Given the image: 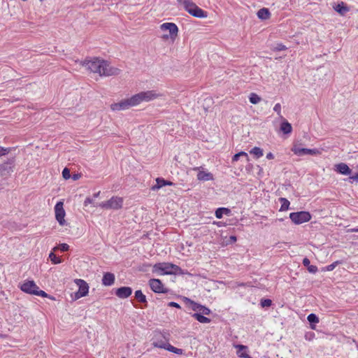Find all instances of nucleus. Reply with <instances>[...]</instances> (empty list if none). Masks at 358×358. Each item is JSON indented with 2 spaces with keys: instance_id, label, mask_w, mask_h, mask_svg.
I'll list each match as a JSON object with an SVG mask.
<instances>
[{
  "instance_id": "1",
  "label": "nucleus",
  "mask_w": 358,
  "mask_h": 358,
  "mask_svg": "<svg viewBox=\"0 0 358 358\" xmlns=\"http://www.w3.org/2000/svg\"><path fill=\"white\" fill-rule=\"evenodd\" d=\"M91 72L98 73L101 76H116L120 73V70L111 66L109 63L103 59L94 57L90 60H85L82 64Z\"/></svg>"
},
{
  "instance_id": "2",
  "label": "nucleus",
  "mask_w": 358,
  "mask_h": 358,
  "mask_svg": "<svg viewBox=\"0 0 358 358\" xmlns=\"http://www.w3.org/2000/svg\"><path fill=\"white\" fill-rule=\"evenodd\" d=\"M153 271L160 275L182 273V270L179 266L166 262L155 264L153 266Z\"/></svg>"
},
{
  "instance_id": "3",
  "label": "nucleus",
  "mask_w": 358,
  "mask_h": 358,
  "mask_svg": "<svg viewBox=\"0 0 358 358\" xmlns=\"http://www.w3.org/2000/svg\"><path fill=\"white\" fill-rule=\"evenodd\" d=\"M20 289L22 292L32 294L40 296L42 297H48L50 299L54 300L55 298L49 296L45 292L40 290L39 287L36 285L34 280H27L24 282L20 285Z\"/></svg>"
},
{
  "instance_id": "4",
  "label": "nucleus",
  "mask_w": 358,
  "mask_h": 358,
  "mask_svg": "<svg viewBox=\"0 0 358 358\" xmlns=\"http://www.w3.org/2000/svg\"><path fill=\"white\" fill-rule=\"evenodd\" d=\"M182 3L185 9L192 16L198 18H204L207 17L206 12L198 7L191 0H179Z\"/></svg>"
},
{
  "instance_id": "5",
  "label": "nucleus",
  "mask_w": 358,
  "mask_h": 358,
  "mask_svg": "<svg viewBox=\"0 0 358 358\" xmlns=\"http://www.w3.org/2000/svg\"><path fill=\"white\" fill-rule=\"evenodd\" d=\"M162 94L157 93L155 90H149L146 92H141L138 94L132 96L133 100L136 106L138 105L143 101L148 102L152 100L156 99L158 97L161 96Z\"/></svg>"
},
{
  "instance_id": "6",
  "label": "nucleus",
  "mask_w": 358,
  "mask_h": 358,
  "mask_svg": "<svg viewBox=\"0 0 358 358\" xmlns=\"http://www.w3.org/2000/svg\"><path fill=\"white\" fill-rule=\"evenodd\" d=\"M122 204H123L122 198L117 197V196H113L108 201L100 203L99 204V206H100L101 208L106 209V210H108V209L118 210L122 207Z\"/></svg>"
},
{
  "instance_id": "7",
  "label": "nucleus",
  "mask_w": 358,
  "mask_h": 358,
  "mask_svg": "<svg viewBox=\"0 0 358 358\" xmlns=\"http://www.w3.org/2000/svg\"><path fill=\"white\" fill-rule=\"evenodd\" d=\"M289 218L295 224H301L302 223L308 222L311 219V215L309 212L300 211L296 213H291Z\"/></svg>"
},
{
  "instance_id": "8",
  "label": "nucleus",
  "mask_w": 358,
  "mask_h": 358,
  "mask_svg": "<svg viewBox=\"0 0 358 358\" xmlns=\"http://www.w3.org/2000/svg\"><path fill=\"white\" fill-rule=\"evenodd\" d=\"M160 29L164 31H169V34H170L169 36L167 34L163 35L162 38L164 39L169 38V36L171 38L174 39L178 35V27L176 26V24L174 23H171V22L164 23L160 26Z\"/></svg>"
},
{
  "instance_id": "9",
  "label": "nucleus",
  "mask_w": 358,
  "mask_h": 358,
  "mask_svg": "<svg viewBox=\"0 0 358 358\" xmlns=\"http://www.w3.org/2000/svg\"><path fill=\"white\" fill-rule=\"evenodd\" d=\"M132 100V96L129 99H122L118 103H114L111 104L110 108L113 111H120L128 109L129 107L136 106Z\"/></svg>"
},
{
  "instance_id": "10",
  "label": "nucleus",
  "mask_w": 358,
  "mask_h": 358,
  "mask_svg": "<svg viewBox=\"0 0 358 358\" xmlns=\"http://www.w3.org/2000/svg\"><path fill=\"white\" fill-rule=\"evenodd\" d=\"M63 206V202L59 201L55 206V218L61 226H64L66 224V220L64 219L66 213Z\"/></svg>"
},
{
  "instance_id": "11",
  "label": "nucleus",
  "mask_w": 358,
  "mask_h": 358,
  "mask_svg": "<svg viewBox=\"0 0 358 358\" xmlns=\"http://www.w3.org/2000/svg\"><path fill=\"white\" fill-rule=\"evenodd\" d=\"M292 151L298 156H303L306 155H317L321 154V152L317 149L303 148H300L297 144L294 145L292 148Z\"/></svg>"
},
{
  "instance_id": "12",
  "label": "nucleus",
  "mask_w": 358,
  "mask_h": 358,
  "mask_svg": "<svg viewBox=\"0 0 358 358\" xmlns=\"http://www.w3.org/2000/svg\"><path fill=\"white\" fill-rule=\"evenodd\" d=\"M74 282L79 287L78 291L75 294L76 299H78L83 296H85L89 292L88 284L82 279H76Z\"/></svg>"
},
{
  "instance_id": "13",
  "label": "nucleus",
  "mask_w": 358,
  "mask_h": 358,
  "mask_svg": "<svg viewBox=\"0 0 358 358\" xmlns=\"http://www.w3.org/2000/svg\"><path fill=\"white\" fill-rule=\"evenodd\" d=\"M168 340L162 334H157L155 336L152 345L155 348L166 349L168 345Z\"/></svg>"
},
{
  "instance_id": "14",
  "label": "nucleus",
  "mask_w": 358,
  "mask_h": 358,
  "mask_svg": "<svg viewBox=\"0 0 358 358\" xmlns=\"http://www.w3.org/2000/svg\"><path fill=\"white\" fill-rule=\"evenodd\" d=\"M149 285L151 289L156 293H166L167 289L164 287V285L159 279H151L149 280Z\"/></svg>"
},
{
  "instance_id": "15",
  "label": "nucleus",
  "mask_w": 358,
  "mask_h": 358,
  "mask_svg": "<svg viewBox=\"0 0 358 358\" xmlns=\"http://www.w3.org/2000/svg\"><path fill=\"white\" fill-rule=\"evenodd\" d=\"M132 293V289L129 287H121L116 289L115 294L120 299L128 298Z\"/></svg>"
},
{
  "instance_id": "16",
  "label": "nucleus",
  "mask_w": 358,
  "mask_h": 358,
  "mask_svg": "<svg viewBox=\"0 0 358 358\" xmlns=\"http://www.w3.org/2000/svg\"><path fill=\"white\" fill-rule=\"evenodd\" d=\"M173 185V182L171 181L165 180L163 178H157L156 179V185H153L151 187V189L153 191H156L165 185Z\"/></svg>"
},
{
  "instance_id": "17",
  "label": "nucleus",
  "mask_w": 358,
  "mask_h": 358,
  "mask_svg": "<svg viewBox=\"0 0 358 358\" xmlns=\"http://www.w3.org/2000/svg\"><path fill=\"white\" fill-rule=\"evenodd\" d=\"M115 282V275L112 273H104L102 278V284L105 286H110Z\"/></svg>"
},
{
  "instance_id": "18",
  "label": "nucleus",
  "mask_w": 358,
  "mask_h": 358,
  "mask_svg": "<svg viewBox=\"0 0 358 358\" xmlns=\"http://www.w3.org/2000/svg\"><path fill=\"white\" fill-rule=\"evenodd\" d=\"M337 172L343 174V175H349L351 173L350 169L348 166L344 163H340L336 165V169Z\"/></svg>"
},
{
  "instance_id": "19",
  "label": "nucleus",
  "mask_w": 358,
  "mask_h": 358,
  "mask_svg": "<svg viewBox=\"0 0 358 358\" xmlns=\"http://www.w3.org/2000/svg\"><path fill=\"white\" fill-rule=\"evenodd\" d=\"M197 179L203 181L212 180H213V176L210 172L199 171L197 174Z\"/></svg>"
},
{
  "instance_id": "20",
  "label": "nucleus",
  "mask_w": 358,
  "mask_h": 358,
  "mask_svg": "<svg viewBox=\"0 0 358 358\" xmlns=\"http://www.w3.org/2000/svg\"><path fill=\"white\" fill-rule=\"evenodd\" d=\"M257 17L263 20H266L270 18L271 13L268 8H263L257 11Z\"/></svg>"
},
{
  "instance_id": "21",
  "label": "nucleus",
  "mask_w": 358,
  "mask_h": 358,
  "mask_svg": "<svg viewBox=\"0 0 358 358\" xmlns=\"http://www.w3.org/2000/svg\"><path fill=\"white\" fill-rule=\"evenodd\" d=\"M334 9L341 15H345L350 10L349 7H348L343 2L336 5V6L334 7Z\"/></svg>"
},
{
  "instance_id": "22",
  "label": "nucleus",
  "mask_w": 358,
  "mask_h": 358,
  "mask_svg": "<svg viewBox=\"0 0 358 358\" xmlns=\"http://www.w3.org/2000/svg\"><path fill=\"white\" fill-rule=\"evenodd\" d=\"M231 213L230 209L227 208H219L215 210V216L217 218L220 219L222 217L223 214L229 215Z\"/></svg>"
},
{
  "instance_id": "23",
  "label": "nucleus",
  "mask_w": 358,
  "mask_h": 358,
  "mask_svg": "<svg viewBox=\"0 0 358 358\" xmlns=\"http://www.w3.org/2000/svg\"><path fill=\"white\" fill-rule=\"evenodd\" d=\"M280 130L285 134L291 133L292 130L291 124L287 121H284L280 125Z\"/></svg>"
},
{
  "instance_id": "24",
  "label": "nucleus",
  "mask_w": 358,
  "mask_h": 358,
  "mask_svg": "<svg viewBox=\"0 0 358 358\" xmlns=\"http://www.w3.org/2000/svg\"><path fill=\"white\" fill-rule=\"evenodd\" d=\"M192 316L201 323H209L210 320L200 313H193Z\"/></svg>"
},
{
  "instance_id": "25",
  "label": "nucleus",
  "mask_w": 358,
  "mask_h": 358,
  "mask_svg": "<svg viewBox=\"0 0 358 358\" xmlns=\"http://www.w3.org/2000/svg\"><path fill=\"white\" fill-rule=\"evenodd\" d=\"M135 298L141 303H147L146 297L141 290H136L135 292Z\"/></svg>"
},
{
  "instance_id": "26",
  "label": "nucleus",
  "mask_w": 358,
  "mask_h": 358,
  "mask_svg": "<svg viewBox=\"0 0 358 358\" xmlns=\"http://www.w3.org/2000/svg\"><path fill=\"white\" fill-rule=\"evenodd\" d=\"M280 201L281 203V207H280V210L285 211V210H288L289 204H290L289 201L285 198H280Z\"/></svg>"
},
{
  "instance_id": "27",
  "label": "nucleus",
  "mask_w": 358,
  "mask_h": 358,
  "mask_svg": "<svg viewBox=\"0 0 358 358\" xmlns=\"http://www.w3.org/2000/svg\"><path fill=\"white\" fill-rule=\"evenodd\" d=\"M250 153L254 155L256 158H259L263 156V150L259 147H255L250 151Z\"/></svg>"
},
{
  "instance_id": "28",
  "label": "nucleus",
  "mask_w": 358,
  "mask_h": 358,
  "mask_svg": "<svg viewBox=\"0 0 358 358\" xmlns=\"http://www.w3.org/2000/svg\"><path fill=\"white\" fill-rule=\"evenodd\" d=\"M166 350L170 351V352H172L173 353H176V354H178V355H181L182 353V349H179V348H175L174 346L171 345V344H168Z\"/></svg>"
},
{
  "instance_id": "29",
  "label": "nucleus",
  "mask_w": 358,
  "mask_h": 358,
  "mask_svg": "<svg viewBox=\"0 0 358 358\" xmlns=\"http://www.w3.org/2000/svg\"><path fill=\"white\" fill-rule=\"evenodd\" d=\"M261 101V98L255 93H251L250 96V101L253 104H257Z\"/></svg>"
},
{
  "instance_id": "30",
  "label": "nucleus",
  "mask_w": 358,
  "mask_h": 358,
  "mask_svg": "<svg viewBox=\"0 0 358 358\" xmlns=\"http://www.w3.org/2000/svg\"><path fill=\"white\" fill-rule=\"evenodd\" d=\"M236 348H238V351L237 352V354L239 355V357H245V358L250 357L249 355L246 353H241V350H245L246 346L243 345H236Z\"/></svg>"
},
{
  "instance_id": "31",
  "label": "nucleus",
  "mask_w": 358,
  "mask_h": 358,
  "mask_svg": "<svg viewBox=\"0 0 358 358\" xmlns=\"http://www.w3.org/2000/svg\"><path fill=\"white\" fill-rule=\"evenodd\" d=\"M211 313L210 310L207 308V307H205L202 305H201V307L199 310V312L197 313H200L201 315H210Z\"/></svg>"
},
{
  "instance_id": "32",
  "label": "nucleus",
  "mask_w": 358,
  "mask_h": 358,
  "mask_svg": "<svg viewBox=\"0 0 358 358\" xmlns=\"http://www.w3.org/2000/svg\"><path fill=\"white\" fill-rule=\"evenodd\" d=\"M308 320L310 323H318L319 322V318L317 316L313 313L310 314L308 316Z\"/></svg>"
},
{
  "instance_id": "33",
  "label": "nucleus",
  "mask_w": 358,
  "mask_h": 358,
  "mask_svg": "<svg viewBox=\"0 0 358 358\" xmlns=\"http://www.w3.org/2000/svg\"><path fill=\"white\" fill-rule=\"evenodd\" d=\"M49 258L53 264L61 263V259H59V257H57L53 252H51L49 255Z\"/></svg>"
},
{
  "instance_id": "34",
  "label": "nucleus",
  "mask_w": 358,
  "mask_h": 358,
  "mask_svg": "<svg viewBox=\"0 0 358 358\" xmlns=\"http://www.w3.org/2000/svg\"><path fill=\"white\" fill-rule=\"evenodd\" d=\"M189 302H190V304H191V308L194 310V311H196V312H199V310L201 307V304H199L197 303H195L193 301H190L189 300Z\"/></svg>"
},
{
  "instance_id": "35",
  "label": "nucleus",
  "mask_w": 358,
  "mask_h": 358,
  "mask_svg": "<svg viewBox=\"0 0 358 358\" xmlns=\"http://www.w3.org/2000/svg\"><path fill=\"white\" fill-rule=\"evenodd\" d=\"M272 301L271 299H262L261 301V306L262 307H269L271 306Z\"/></svg>"
},
{
  "instance_id": "36",
  "label": "nucleus",
  "mask_w": 358,
  "mask_h": 358,
  "mask_svg": "<svg viewBox=\"0 0 358 358\" xmlns=\"http://www.w3.org/2000/svg\"><path fill=\"white\" fill-rule=\"evenodd\" d=\"M62 176L65 180L69 179L71 177L70 171L68 168H64L62 171Z\"/></svg>"
},
{
  "instance_id": "37",
  "label": "nucleus",
  "mask_w": 358,
  "mask_h": 358,
  "mask_svg": "<svg viewBox=\"0 0 358 358\" xmlns=\"http://www.w3.org/2000/svg\"><path fill=\"white\" fill-rule=\"evenodd\" d=\"M273 110L277 113V114L281 118L282 116L281 115V105L280 103H276L273 108Z\"/></svg>"
},
{
  "instance_id": "38",
  "label": "nucleus",
  "mask_w": 358,
  "mask_h": 358,
  "mask_svg": "<svg viewBox=\"0 0 358 358\" xmlns=\"http://www.w3.org/2000/svg\"><path fill=\"white\" fill-rule=\"evenodd\" d=\"M10 150H11L10 148H4L2 147H0V156H4V155H7L8 153L10 152Z\"/></svg>"
},
{
  "instance_id": "39",
  "label": "nucleus",
  "mask_w": 358,
  "mask_h": 358,
  "mask_svg": "<svg viewBox=\"0 0 358 358\" xmlns=\"http://www.w3.org/2000/svg\"><path fill=\"white\" fill-rule=\"evenodd\" d=\"M287 49V47L284 45H282V43H278L276 45V46L274 48V50L275 51H281V50H285Z\"/></svg>"
},
{
  "instance_id": "40",
  "label": "nucleus",
  "mask_w": 358,
  "mask_h": 358,
  "mask_svg": "<svg viewBox=\"0 0 358 358\" xmlns=\"http://www.w3.org/2000/svg\"><path fill=\"white\" fill-rule=\"evenodd\" d=\"M59 248L62 251L65 252L69 250V246L66 243H62L59 245Z\"/></svg>"
},
{
  "instance_id": "41",
  "label": "nucleus",
  "mask_w": 358,
  "mask_h": 358,
  "mask_svg": "<svg viewBox=\"0 0 358 358\" xmlns=\"http://www.w3.org/2000/svg\"><path fill=\"white\" fill-rule=\"evenodd\" d=\"M308 270L309 272L315 273L317 271V267L316 266L310 265L308 266Z\"/></svg>"
},
{
  "instance_id": "42",
  "label": "nucleus",
  "mask_w": 358,
  "mask_h": 358,
  "mask_svg": "<svg viewBox=\"0 0 358 358\" xmlns=\"http://www.w3.org/2000/svg\"><path fill=\"white\" fill-rule=\"evenodd\" d=\"M94 199L90 197L86 198V199L84 201L85 206H87L88 204L93 203Z\"/></svg>"
},
{
  "instance_id": "43",
  "label": "nucleus",
  "mask_w": 358,
  "mask_h": 358,
  "mask_svg": "<svg viewBox=\"0 0 358 358\" xmlns=\"http://www.w3.org/2000/svg\"><path fill=\"white\" fill-rule=\"evenodd\" d=\"M168 305L170 307H175L177 308H180V306L178 303H176L173 301L169 302Z\"/></svg>"
},
{
  "instance_id": "44",
  "label": "nucleus",
  "mask_w": 358,
  "mask_h": 358,
  "mask_svg": "<svg viewBox=\"0 0 358 358\" xmlns=\"http://www.w3.org/2000/svg\"><path fill=\"white\" fill-rule=\"evenodd\" d=\"M310 260H309L308 258H306H306H304V259H303V264L305 266H307V267H308V266H310Z\"/></svg>"
},
{
  "instance_id": "45",
  "label": "nucleus",
  "mask_w": 358,
  "mask_h": 358,
  "mask_svg": "<svg viewBox=\"0 0 358 358\" xmlns=\"http://www.w3.org/2000/svg\"><path fill=\"white\" fill-rule=\"evenodd\" d=\"M336 264H337V262H334V263H333V264H331L329 265V266H327V270H328V271H332V270L335 268V266H336Z\"/></svg>"
},
{
  "instance_id": "46",
  "label": "nucleus",
  "mask_w": 358,
  "mask_h": 358,
  "mask_svg": "<svg viewBox=\"0 0 358 358\" xmlns=\"http://www.w3.org/2000/svg\"><path fill=\"white\" fill-rule=\"evenodd\" d=\"M238 155H239V157H241V156L245 157L246 158L247 161L249 160L248 155V154L246 152H240L238 153Z\"/></svg>"
},
{
  "instance_id": "47",
  "label": "nucleus",
  "mask_w": 358,
  "mask_h": 358,
  "mask_svg": "<svg viewBox=\"0 0 358 358\" xmlns=\"http://www.w3.org/2000/svg\"><path fill=\"white\" fill-rule=\"evenodd\" d=\"M6 166H0V176H2L3 174V172L6 171Z\"/></svg>"
},
{
  "instance_id": "48",
  "label": "nucleus",
  "mask_w": 358,
  "mask_h": 358,
  "mask_svg": "<svg viewBox=\"0 0 358 358\" xmlns=\"http://www.w3.org/2000/svg\"><path fill=\"white\" fill-rule=\"evenodd\" d=\"M80 178V174H78V173H77V174H73V176H72V179H73V180H78Z\"/></svg>"
},
{
  "instance_id": "49",
  "label": "nucleus",
  "mask_w": 358,
  "mask_h": 358,
  "mask_svg": "<svg viewBox=\"0 0 358 358\" xmlns=\"http://www.w3.org/2000/svg\"><path fill=\"white\" fill-rule=\"evenodd\" d=\"M266 158L268 159H273L274 158V155L272 152H268L267 155H266Z\"/></svg>"
},
{
  "instance_id": "50",
  "label": "nucleus",
  "mask_w": 358,
  "mask_h": 358,
  "mask_svg": "<svg viewBox=\"0 0 358 358\" xmlns=\"http://www.w3.org/2000/svg\"><path fill=\"white\" fill-rule=\"evenodd\" d=\"M239 158H240V157L237 153V154L234 155V157H232V162H237L239 159Z\"/></svg>"
},
{
  "instance_id": "51",
  "label": "nucleus",
  "mask_w": 358,
  "mask_h": 358,
  "mask_svg": "<svg viewBox=\"0 0 358 358\" xmlns=\"http://www.w3.org/2000/svg\"><path fill=\"white\" fill-rule=\"evenodd\" d=\"M351 178L353 180H358V173L355 176H352Z\"/></svg>"
},
{
  "instance_id": "52",
  "label": "nucleus",
  "mask_w": 358,
  "mask_h": 358,
  "mask_svg": "<svg viewBox=\"0 0 358 358\" xmlns=\"http://www.w3.org/2000/svg\"><path fill=\"white\" fill-rule=\"evenodd\" d=\"M230 239H231V241L234 242L236 241V237L234 236H230Z\"/></svg>"
},
{
  "instance_id": "53",
  "label": "nucleus",
  "mask_w": 358,
  "mask_h": 358,
  "mask_svg": "<svg viewBox=\"0 0 358 358\" xmlns=\"http://www.w3.org/2000/svg\"><path fill=\"white\" fill-rule=\"evenodd\" d=\"M100 192H98L97 193L94 194L93 197L96 198L99 196Z\"/></svg>"
},
{
  "instance_id": "54",
  "label": "nucleus",
  "mask_w": 358,
  "mask_h": 358,
  "mask_svg": "<svg viewBox=\"0 0 358 358\" xmlns=\"http://www.w3.org/2000/svg\"><path fill=\"white\" fill-rule=\"evenodd\" d=\"M351 231H355V232H358V229H353Z\"/></svg>"
},
{
  "instance_id": "55",
  "label": "nucleus",
  "mask_w": 358,
  "mask_h": 358,
  "mask_svg": "<svg viewBox=\"0 0 358 358\" xmlns=\"http://www.w3.org/2000/svg\"><path fill=\"white\" fill-rule=\"evenodd\" d=\"M199 167H196V168L194 169V170H199Z\"/></svg>"
},
{
  "instance_id": "56",
  "label": "nucleus",
  "mask_w": 358,
  "mask_h": 358,
  "mask_svg": "<svg viewBox=\"0 0 358 358\" xmlns=\"http://www.w3.org/2000/svg\"><path fill=\"white\" fill-rule=\"evenodd\" d=\"M122 358H126V357H122Z\"/></svg>"
}]
</instances>
